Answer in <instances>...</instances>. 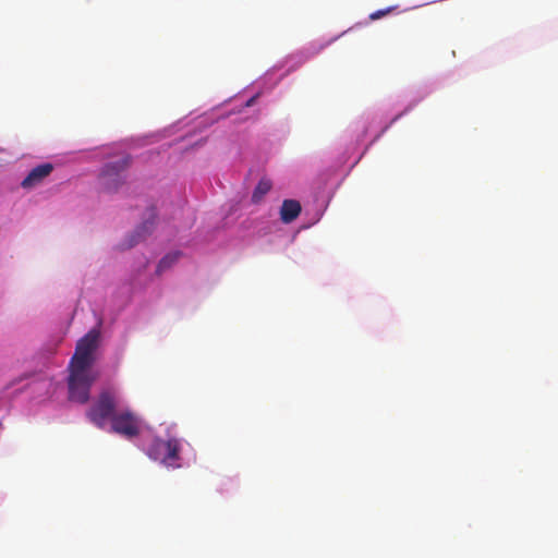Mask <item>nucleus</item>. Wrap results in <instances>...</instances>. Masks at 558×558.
Segmentation results:
<instances>
[{
    "label": "nucleus",
    "mask_w": 558,
    "mask_h": 558,
    "mask_svg": "<svg viewBox=\"0 0 558 558\" xmlns=\"http://www.w3.org/2000/svg\"><path fill=\"white\" fill-rule=\"evenodd\" d=\"M100 331L90 329L78 339L73 355L66 366L68 399L84 404L89 400L92 387L100 378L98 348Z\"/></svg>",
    "instance_id": "1"
},
{
    "label": "nucleus",
    "mask_w": 558,
    "mask_h": 558,
    "mask_svg": "<svg viewBox=\"0 0 558 558\" xmlns=\"http://www.w3.org/2000/svg\"><path fill=\"white\" fill-rule=\"evenodd\" d=\"M106 400L107 423L110 430L128 440L137 437L144 427L143 420L130 409L121 408L119 398L108 388Z\"/></svg>",
    "instance_id": "2"
},
{
    "label": "nucleus",
    "mask_w": 558,
    "mask_h": 558,
    "mask_svg": "<svg viewBox=\"0 0 558 558\" xmlns=\"http://www.w3.org/2000/svg\"><path fill=\"white\" fill-rule=\"evenodd\" d=\"M180 441L177 438L163 440L156 438L151 441L147 453L155 460L167 466H179L175 462L179 460Z\"/></svg>",
    "instance_id": "3"
},
{
    "label": "nucleus",
    "mask_w": 558,
    "mask_h": 558,
    "mask_svg": "<svg viewBox=\"0 0 558 558\" xmlns=\"http://www.w3.org/2000/svg\"><path fill=\"white\" fill-rule=\"evenodd\" d=\"M128 156L116 157V160L107 161V192L112 187L116 190L122 183L121 172L129 166Z\"/></svg>",
    "instance_id": "4"
},
{
    "label": "nucleus",
    "mask_w": 558,
    "mask_h": 558,
    "mask_svg": "<svg viewBox=\"0 0 558 558\" xmlns=\"http://www.w3.org/2000/svg\"><path fill=\"white\" fill-rule=\"evenodd\" d=\"M156 211L151 208L148 213L147 218L141 223L128 240V246L132 247L142 241H144L155 229Z\"/></svg>",
    "instance_id": "5"
},
{
    "label": "nucleus",
    "mask_w": 558,
    "mask_h": 558,
    "mask_svg": "<svg viewBox=\"0 0 558 558\" xmlns=\"http://www.w3.org/2000/svg\"><path fill=\"white\" fill-rule=\"evenodd\" d=\"M53 170V166L49 162L41 163L33 168L21 182L23 189H33L39 185Z\"/></svg>",
    "instance_id": "6"
},
{
    "label": "nucleus",
    "mask_w": 558,
    "mask_h": 558,
    "mask_svg": "<svg viewBox=\"0 0 558 558\" xmlns=\"http://www.w3.org/2000/svg\"><path fill=\"white\" fill-rule=\"evenodd\" d=\"M301 213V204L295 199H284L280 208V219L284 223L294 221Z\"/></svg>",
    "instance_id": "7"
},
{
    "label": "nucleus",
    "mask_w": 558,
    "mask_h": 558,
    "mask_svg": "<svg viewBox=\"0 0 558 558\" xmlns=\"http://www.w3.org/2000/svg\"><path fill=\"white\" fill-rule=\"evenodd\" d=\"M89 421L97 427L105 426V392L101 391L98 396L96 404L88 412Z\"/></svg>",
    "instance_id": "8"
},
{
    "label": "nucleus",
    "mask_w": 558,
    "mask_h": 558,
    "mask_svg": "<svg viewBox=\"0 0 558 558\" xmlns=\"http://www.w3.org/2000/svg\"><path fill=\"white\" fill-rule=\"evenodd\" d=\"M271 186L272 184L269 179H260L252 194V202L254 204L260 203L264 196L271 190Z\"/></svg>",
    "instance_id": "9"
},
{
    "label": "nucleus",
    "mask_w": 558,
    "mask_h": 558,
    "mask_svg": "<svg viewBox=\"0 0 558 558\" xmlns=\"http://www.w3.org/2000/svg\"><path fill=\"white\" fill-rule=\"evenodd\" d=\"M181 256V253L174 252L169 253L165 257H162L157 266V272L160 274L166 269L170 268L173 264H175Z\"/></svg>",
    "instance_id": "10"
},
{
    "label": "nucleus",
    "mask_w": 558,
    "mask_h": 558,
    "mask_svg": "<svg viewBox=\"0 0 558 558\" xmlns=\"http://www.w3.org/2000/svg\"><path fill=\"white\" fill-rule=\"evenodd\" d=\"M395 9H396V7H388L386 9L377 10L369 14V19L372 21L379 20V19L388 15L389 13H391Z\"/></svg>",
    "instance_id": "11"
},
{
    "label": "nucleus",
    "mask_w": 558,
    "mask_h": 558,
    "mask_svg": "<svg viewBox=\"0 0 558 558\" xmlns=\"http://www.w3.org/2000/svg\"><path fill=\"white\" fill-rule=\"evenodd\" d=\"M254 99H255L254 97H253V98H251V99L247 101V104H246V105H247V106H251V105L254 102Z\"/></svg>",
    "instance_id": "12"
}]
</instances>
